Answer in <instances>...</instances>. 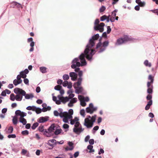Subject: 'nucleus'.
Segmentation results:
<instances>
[{
  "instance_id": "f03ea898",
  "label": "nucleus",
  "mask_w": 158,
  "mask_h": 158,
  "mask_svg": "<svg viewBox=\"0 0 158 158\" xmlns=\"http://www.w3.org/2000/svg\"><path fill=\"white\" fill-rule=\"evenodd\" d=\"M72 89H70L67 92V94L69 95L68 97H63L61 95H58L57 97L54 96V94H52V100L56 103L57 105H60L61 103L65 104L69 101L68 104L69 107H72L73 106V104L77 101V99L73 97L74 95L73 93Z\"/></svg>"
},
{
  "instance_id": "b1692460",
  "label": "nucleus",
  "mask_w": 158,
  "mask_h": 158,
  "mask_svg": "<svg viewBox=\"0 0 158 158\" xmlns=\"http://www.w3.org/2000/svg\"><path fill=\"white\" fill-rule=\"evenodd\" d=\"M23 96L25 97V99H28L32 98L34 97V95L32 94H26L25 92V95Z\"/></svg>"
},
{
  "instance_id": "a19ab883",
  "label": "nucleus",
  "mask_w": 158,
  "mask_h": 158,
  "mask_svg": "<svg viewBox=\"0 0 158 158\" xmlns=\"http://www.w3.org/2000/svg\"><path fill=\"white\" fill-rule=\"evenodd\" d=\"M62 88L61 86L60 85H58L54 87V89L56 90L59 91Z\"/></svg>"
},
{
  "instance_id": "4d7b16f0",
  "label": "nucleus",
  "mask_w": 158,
  "mask_h": 158,
  "mask_svg": "<svg viewBox=\"0 0 158 158\" xmlns=\"http://www.w3.org/2000/svg\"><path fill=\"white\" fill-rule=\"evenodd\" d=\"M89 143L91 145H93L94 144V140L93 139H91L89 140Z\"/></svg>"
},
{
  "instance_id": "c9c22d12",
  "label": "nucleus",
  "mask_w": 158,
  "mask_h": 158,
  "mask_svg": "<svg viewBox=\"0 0 158 158\" xmlns=\"http://www.w3.org/2000/svg\"><path fill=\"white\" fill-rule=\"evenodd\" d=\"M13 131V128L12 126L9 127L8 129L7 132L9 133H12Z\"/></svg>"
},
{
  "instance_id": "2eb2a0df",
  "label": "nucleus",
  "mask_w": 158,
  "mask_h": 158,
  "mask_svg": "<svg viewBox=\"0 0 158 158\" xmlns=\"http://www.w3.org/2000/svg\"><path fill=\"white\" fill-rule=\"evenodd\" d=\"M38 129L40 131L42 132L44 135H45L47 137L50 136V135L48 133V131H47V130L44 129V127L43 126L41 125L39 127Z\"/></svg>"
},
{
  "instance_id": "423d86ee",
  "label": "nucleus",
  "mask_w": 158,
  "mask_h": 158,
  "mask_svg": "<svg viewBox=\"0 0 158 158\" xmlns=\"http://www.w3.org/2000/svg\"><path fill=\"white\" fill-rule=\"evenodd\" d=\"M148 79L150 80L151 81L147 82V93L149 94H152L153 89V85L152 84L154 81L153 77L151 75H150L148 76Z\"/></svg>"
},
{
  "instance_id": "c756f323",
  "label": "nucleus",
  "mask_w": 158,
  "mask_h": 158,
  "mask_svg": "<svg viewBox=\"0 0 158 158\" xmlns=\"http://www.w3.org/2000/svg\"><path fill=\"white\" fill-rule=\"evenodd\" d=\"M87 148L89 150V153H92L94 152V150L93 149V146L91 145H89L87 147Z\"/></svg>"
},
{
  "instance_id": "393cba45",
  "label": "nucleus",
  "mask_w": 158,
  "mask_h": 158,
  "mask_svg": "<svg viewBox=\"0 0 158 158\" xmlns=\"http://www.w3.org/2000/svg\"><path fill=\"white\" fill-rule=\"evenodd\" d=\"M12 5L13 6H12L13 7H14V6H16L17 7H19V8L20 7L21 8H23L22 6L21 5V4H20V3H19L17 2H12Z\"/></svg>"
},
{
  "instance_id": "ddd939ff",
  "label": "nucleus",
  "mask_w": 158,
  "mask_h": 158,
  "mask_svg": "<svg viewBox=\"0 0 158 158\" xmlns=\"http://www.w3.org/2000/svg\"><path fill=\"white\" fill-rule=\"evenodd\" d=\"M104 23H101L97 26H95L94 27V29L96 31H99L100 32H102L104 31Z\"/></svg>"
},
{
  "instance_id": "5fc2aeb1",
  "label": "nucleus",
  "mask_w": 158,
  "mask_h": 158,
  "mask_svg": "<svg viewBox=\"0 0 158 158\" xmlns=\"http://www.w3.org/2000/svg\"><path fill=\"white\" fill-rule=\"evenodd\" d=\"M146 98L147 100H149V101L152 100V96L151 95H148L147 96Z\"/></svg>"
},
{
  "instance_id": "13d9d810",
  "label": "nucleus",
  "mask_w": 158,
  "mask_h": 158,
  "mask_svg": "<svg viewBox=\"0 0 158 158\" xmlns=\"http://www.w3.org/2000/svg\"><path fill=\"white\" fill-rule=\"evenodd\" d=\"M151 11L153 13L156 14L158 15V9H155L153 10H151Z\"/></svg>"
},
{
  "instance_id": "69168bd1",
  "label": "nucleus",
  "mask_w": 158,
  "mask_h": 158,
  "mask_svg": "<svg viewBox=\"0 0 158 158\" xmlns=\"http://www.w3.org/2000/svg\"><path fill=\"white\" fill-rule=\"evenodd\" d=\"M25 126V128L27 129H29L31 127V125L29 123H27V124H26Z\"/></svg>"
},
{
  "instance_id": "f3484780",
  "label": "nucleus",
  "mask_w": 158,
  "mask_h": 158,
  "mask_svg": "<svg viewBox=\"0 0 158 158\" xmlns=\"http://www.w3.org/2000/svg\"><path fill=\"white\" fill-rule=\"evenodd\" d=\"M63 86L65 87L67 86V88L69 89H71L72 87V84L71 82H68L67 81H64L62 84Z\"/></svg>"
},
{
  "instance_id": "0eeeda50",
  "label": "nucleus",
  "mask_w": 158,
  "mask_h": 158,
  "mask_svg": "<svg viewBox=\"0 0 158 158\" xmlns=\"http://www.w3.org/2000/svg\"><path fill=\"white\" fill-rule=\"evenodd\" d=\"M132 39L127 36H126L123 38H121L117 40V42L115 44L116 45H120L126 42L132 41Z\"/></svg>"
},
{
  "instance_id": "0e129e2a",
  "label": "nucleus",
  "mask_w": 158,
  "mask_h": 158,
  "mask_svg": "<svg viewBox=\"0 0 158 158\" xmlns=\"http://www.w3.org/2000/svg\"><path fill=\"white\" fill-rule=\"evenodd\" d=\"M36 91L37 93H39L40 92V87L38 86L36 87Z\"/></svg>"
},
{
  "instance_id": "cd10ccee",
  "label": "nucleus",
  "mask_w": 158,
  "mask_h": 158,
  "mask_svg": "<svg viewBox=\"0 0 158 158\" xmlns=\"http://www.w3.org/2000/svg\"><path fill=\"white\" fill-rule=\"evenodd\" d=\"M152 100H151L150 101H149L146 106L145 107V109L146 110H148L149 109L150 107V106L152 105Z\"/></svg>"
},
{
  "instance_id": "09e8293b",
  "label": "nucleus",
  "mask_w": 158,
  "mask_h": 158,
  "mask_svg": "<svg viewBox=\"0 0 158 158\" xmlns=\"http://www.w3.org/2000/svg\"><path fill=\"white\" fill-rule=\"evenodd\" d=\"M107 31H106V33L107 34L110 33L111 31V28H110V26H107Z\"/></svg>"
},
{
  "instance_id": "4be33fe9",
  "label": "nucleus",
  "mask_w": 158,
  "mask_h": 158,
  "mask_svg": "<svg viewBox=\"0 0 158 158\" xmlns=\"http://www.w3.org/2000/svg\"><path fill=\"white\" fill-rule=\"evenodd\" d=\"M28 72V70L27 69H26L24 71L21 72L20 74L22 76V78H25L27 77L26 74H27Z\"/></svg>"
},
{
  "instance_id": "4468645a",
  "label": "nucleus",
  "mask_w": 158,
  "mask_h": 158,
  "mask_svg": "<svg viewBox=\"0 0 158 158\" xmlns=\"http://www.w3.org/2000/svg\"><path fill=\"white\" fill-rule=\"evenodd\" d=\"M82 71L80 70V94H86V92L85 91L82 87L80 86V85L82 80L81 77L82 75Z\"/></svg>"
},
{
  "instance_id": "f8f14e48",
  "label": "nucleus",
  "mask_w": 158,
  "mask_h": 158,
  "mask_svg": "<svg viewBox=\"0 0 158 158\" xmlns=\"http://www.w3.org/2000/svg\"><path fill=\"white\" fill-rule=\"evenodd\" d=\"M10 99L12 101H14L15 99L17 101H20L22 100V97L18 95L15 96L13 94H11L10 95Z\"/></svg>"
},
{
  "instance_id": "dca6fc26",
  "label": "nucleus",
  "mask_w": 158,
  "mask_h": 158,
  "mask_svg": "<svg viewBox=\"0 0 158 158\" xmlns=\"http://www.w3.org/2000/svg\"><path fill=\"white\" fill-rule=\"evenodd\" d=\"M15 114L17 117L18 116H20V118H23L24 116H25L27 115V113L21 111L19 110H17L15 111Z\"/></svg>"
},
{
  "instance_id": "680f3d73",
  "label": "nucleus",
  "mask_w": 158,
  "mask_h": 158,
  "mask_svg": "<svg viewBox=\"0 0 158 158\" xmlns=\"http://www.w3.org/2000/svg\"><path fill=\"white\" fill-rule=\"evenodd\" d=\"M80 114L81 115H82L83 116V117H84L85 116V110H81L80 112Z\"/></svg>"
},
{
  "instance_id": "ea45409f",
  "label": "nucleus",
  "mask_w": 158,
  "mask_h": 158,
  "mask_svg": "<svg viewBox=\"0 0 158 158\" xmlns=\"http://www.w3.org/2000/svg\"><path fill=\"white\" fill-rule=\"evenodd\" d=\"M39 125L38 123H34L31 127V128L33 130H35Z\"/></svg>"
},
{
  "instance_id": "de8ad7c7",
  "label": "nucleus",
  "mask_w": 158,
  "mask_h": 158,
  "mask_svg": "<svg viewBox=\"0 0 158 158\" xmlns=\"http://www.w3.org/2000/svg\"><path fill=\"white\" fill-rule=\"evenodd\" d=\"M23 81H24V83L27 85H29V80L27 78H24V79L23 80Z\"/></svg>"
},
{
  "instance_id": "f257e3e1",
  "label": "nucleus",
  "mask_w": 158,
  "mask_h": 158,
  "mask_svg": "<svg viewBox=\"0 0 158 158\" xmlns=\"http://www.w3.org/2000/svg\"><path fill=\"white\" fill-rule=\"evenodd\" d=\"M99 37V34H97L93 36L89 40V43L86 46L84 53L80 55V66H85L86 64L85 57L88 60L91 61L92 60V56L95 52H97L98 53H101L106 49L109 45L108 40L105 41L102 43L100 41L97 44L95 50L92 49V48L95 44V41L98 39Z\"/></svg>"
},
{
  "instance_id": "473e14b6",
  "label": "nucleus",
  "mask_w": 158,
  "mask_h": 158,
  "mask_svg": "<svg viewBox=\"0 0 158 158\" xmlns=\"http://www.w3.org/2000/svg\"><path fill=\"white\" fill-rule=\"evenodd\" d=\"M144 64L146 66H148L149 67L151 66V64L149 62L148 60H146L144 63Z\"/></svg>"
},
{
  "instance_id": "58836bf2",
  "label": "nucleus",
  "mask_w": 158,
  "mask_h": 158,
  "mask_svg": "<svg viewBox=\"0 0 158 158\" xmlns=\"http://www.w3.org/2000/svg\"><path fill=\"white\" fill-rule=\"evenodd\" d=\"M99 126H95L93 128L92 130V133L93 134H95L96 131H97L99 129Z\"/></svg>"
},
{
  "instance_id": "6e6552de",
  "label": "nucleus",
  "mask_w": 158,
  "mask_h": 158,
  "mask_svg": "<svg viewBox=\"0 0 158 158\" xmlns=\"http://www.w3.org/2000/svg\"><path fill=\"white\" fill-rule=\"evenodd\" d=\"M72 64L71 65V68L75 69V71L76 72L79 71V61L77 58H75L72 61Z\"/></svg>"
},
{
  "instance_id": "412c9836",
  "label": "nucleus",
  "mask_w": 158,
  "mask_h": 158,
  "mask_svg": "<svg viewBox=\"0 0 158 158\" xmlns=\"http://www.w3.org/2000/svg\"><path fill=\"white\" fill-rule=\"evenodd\" d=\"M69 76L71 77V79L72 80L75 81L76 80L77 75L76 73L72 72L69 73Z\"/></svg>"
},
{
  "instance_id": "7ed1b4c3",
  "label": "nucleus",
  "mask_w": 158,
  "mask_h": 158,
  "mask_svg": "<svg viewBox=\"0 0 158 158\" xmlns=\"http://www.w3.org/2000/svg\"><path fill=\"white\" fill-rule=\"evenodd\" d=\"M73 113V111L72 109H69L68 112L63 111L61 108L59 109L58 111L55 110L54 111V115L56 116H59L61 118H63V121L65 123H68V120L72 118Z\"/></svg>"
},
{
  "instance_id": "49530a36",
  "label": "nucleus",
  "mask_w": 158,
  "mask_h": 158,
  "mask_svg": "<svg viewBox=\"0 0 158 158\" xmlns=\"http://www.w3.org/2000/svg\"><path fill=\"white\" fill-rule=\"evenodd\" d=\"M7 137L9 138H16V136L15 134H10L8 135L7 136Z\"/></svg>"
},
{
  "instance_id": "6e6d98bb",
  "label": "nucleus",
  "mask_w": 158,
  "mask_h": 158,
  "mask_svg": "<svg viewBox=\"0 0 158 158\" xmlns=\"http://www.w3.org/2000/svg\"><path fill=\"white\" fill-rule=\"evenodd\" d=\"M99 23V20L98 19H96L94 22L95 26H97V25H98V23Z\"/></svg>"
},
{
  "instance_id": "bb28decb",
  "label": "nucleus",
  "mask_w": 158,
  "mask_h": 158,
  "mask_svg": "<svg viewBox=\"0 0 158 158\" xmlns=\"http://www.w3.org/2000/svg\"><path fill=\"white\" fill-rule=\"evenodd\" d=\"M22 80H19L15 79L13 81V83L15 86H17L18 85L22 83Z\"/></svg>"
},
{
  "instance_id": "6ab92c4d",
  "label": "nucleus",
  "mask_w": 158,
  "mask_h": 158,
  "mask_svg": "<svg viewBox=\"0 0 158 158\" xmlns=\"http://www.w3.org/2000/svg\"><path fill=\"white\" fill-rule=\"evenodd\" d=\"M42 106L43 107L42 109V112H45L48 110H50L51 109V107L50 106H47V104L45 103H43Z\"/></svg>"
},
{
  "instance_id": "1a4fd4ad",
  "label": "nucleus",
  "mask_w": 158,
  "mask_h": 158,
  "mask_svg": "<svg viewBox=\"0 0 158 158\" xmlns=\"http://www.w3.org/2000/svg\"><path fill=\"white\" fill-rule=\"evenodd\" d=\"M89 98L88 97H84L81 95H80V101L81 105L85 106L86 105L85 102H88L89 101Z\"/></svg>"
},
{
  "instance_id": "2f4dec72",
  "label": "nucleus",
  "mask_w": 158,
  "mask_h": 158,
  "mask_svg": "<svg viewBox=\"0 0 158 158\" xmlns=\"http://www.w3.org/2000/svg\"><path fill=\"white\" fill-rule=\"evenodd\" d=\"M40 69V71L43 73H45L47 72V68L45 67H41Z\"/></svg>"
},
{
  "instance_id": "79ce46f5",
  "label": "nucleus",
  "mask_w": 158,
  "mask_h": 158,
  "mask_svg": "<svg viewBox=\"0 0 158 158\" xmlns=\"http://www.w3.org/2000/svg\"><path fill=\"white\" fill-rule=\"evenodd\" d=\"M63 78L64 80H67L69 79V77L68 74H64L63 76Z\"/></svg>"
},
{
  "instance_id": "c03bdc74",
  "label": "nucleus",
  "mask_w": 158,
  "mask_h": 158,
  "mask_svg": "<svg viewBox=\"0 0 158 158\" xmlns=\"http://www.w3.org/2000/svg\"><path fill=\"white\" fill-rule=\"evenodd\" d=\"M106 10V7L103 6L99 9V12L101 13L103 12Z\"/></svg>"
},
{
  "instance_id": "39448f33",
  "label": "nucleus",
  "mask_w": 158,
  "mask_h": 158,
  "mask_svg": "<svg viewBox=\"0 0 158 158\" xmlns=\"http://www.w3.org/2000/svg\"><path fill=\"white\" fill-rule=\"evenodd\" d=\"M72 118L68 120L69 121H70V123L71 125L74 124V127L73 129V131L75 134L78 135L79 134V119L77 117H75L73 119H72Z\"/></svg>"
},
{
  "instance_id": "7c9ffc66",
  "label": "nucleus",
  "mask_w": 158,
  "mask_h": 158,
  "mask_svg": "<svg viewBox=\"0 0 158 158\" xmlns=\"http://www.w3.org/2000/svg\"><path fill=\"white\" fill-rule=\"evenodd\" d=\"M77 85L78 86L79 85V80H78L77 81V82L76 83V84H75L74 85V87L76 89V93L77 94H79V88H78V86L77 88H76V85Z\"/></svg>"
},
{
  "instance_id": "8fccbe9b",
  "label": "nucleus",
  "mask_w": 158,
  "mask_h": 158,
  "mask_svg": "<svg viewBox=\"0 0 158 158\" xmlns=\"http://www.w3.org/2000/svg\"><path fill=\"white\" fill-rule=\"evenodd\" d=\"M59 91H60V95H61L62 96H63L62 95L64 94V90L62 89V88L59 90Z\"/></svg>"
},
{
  "instance_id": "e433bc0d",
  "label": "nucleus",
  "mask_w": 158,
  "mask_h": 158,
  "mask_svg": "<svg viewBox=\"0 0 158 158\" xmlns=\"http://www.w3.org/2000/svg\"><path fill=\"white\" fill-rule=\"evenodd\" d=\"M35 106H27V107H26V109L28 110H31L33 111H34V109L35 108Z\"/></svg>"
},
{
  "instance_id": "a18cd8bd",
  "label": "nucleus",
  "mask_w": 158,
  "mask_h": 158,
  "mask_svg": "<svg viewBox=\"0 0 158 158\" xmlns=\"http://www.w3.org/2000/svg\"><path fill=\"white\" fill-rule=\"evenodd\" d=\"M63 127L64 129H67V130H65L66 131H67L68 130V128H69V126L68 124H64L63 125Z\"/></svg>"
},
{
  "instance_id": "3c124183",
  "label": "nucleus",
  "mask_w": 158,
  "mask_h": 158,
  "mask_svg": "<svg viewBox=\"0 0 158 158\" xmlns=\"http://www.w3.org/2000/svg\"><path fill=\"white\" fill-rule=\"evenodd\" d=\"M29 132L27 130H25L22 132V134L23 135H26L28 134Z\"/></svg>"
},
{
  "instance_id": "c85d7f7f",
  "label": "nucleus",
  "mask_w": 158,
  "mask_h": 158,
  "mask_svg": "<svg viewBox=\"0 0 158 158\" xmlns=\"http://www.w3.org/2000/svg\"><path fill=\"white\" fill-rule=\"evenodd\" d=\"M19 122L22 123L23 125H25L27 123L26 120L24 118H19Z\"/></svg>"
},
{
  "instance_id": "a878e982",
  "label": "nucleus",
  "mask_w": 158,
  "mask_h": 158,
  "mask_svg": "<svg viewBox=\"0 0 158 158\" xmlns=\"http://www.w3.org/2000/svg\"><path fill=\"white\" fill-rule=\"evenodd\" d=\"M33 110V111H35L37 114H39L42 112V109L36 106H35L34 110Z\"/></svg>"
},
{
  "instance_id": "a211bd4d",
  "label": "nucleus",
  "mask_w": 158,
  "mask_h": 158,
  "mask_svg": "<svg viewBox=\"0 0 158 158\" xmlns=\"http://www.w3.org/2000/svg\"><path fill=\"white\" fill-rule=\"evenodd\" d=\"M56 140L54 139L48 140V141L47 144L52 147V148H49V149H52L54 147V145L56 144Z\"/></svg>"
},
{
  "instance_id": "bf43d9fd",
  "label": "nucleus",
  "mask_w": 158,
  "mask_h": 158,
  "mask_svg": "<svg viewBox=\"0 0 158 158\" xmlns=\"http://www.w3.org/2000/svg\"><path fill=\"white\" fill-rule=\"evenodd\" d=\"M27 153V150H25V149H22L21 154L23 155H25L26 153Z\"/></svg>"
},
{
  "instance_id": "e2e57ef3",
  "label": "nucleus",
  "mask_w": 158,
  "mask_h": 158,
  "mask_svg": "<svg viewBox=\"0 0 158 158\" xmlns=\"http://www.w3.org/2000/svg\"><path fill=\"white\" fill-rule=\"evenodd\" d=\"M104 151L103 149L100 148V151L98 152V154L100 155L101 153H104Z\"/></svg>"
},
{
  "instance_id": "864d4df0",
  "label": "nucleus",
  "mask_w": 158,
  "mask_h": 158,
  "mask_svg": "<svg viewBox=\"0 0 158 158\" xmlns=\"http://www.w3.org/2000/svg\"><path fill=\"white\" fill-rule=\"evenodd\" d=\"M145 5V2H141L139 4V6L141 7H143Z\"/></svg>"
},
{
  "instance_id": "338daca9",
  "label": "nucleus",
  "mask_w": 158,
  "mask_h": 158,
  "mask_svg": "<svg viewBox=\"0 0 158 158\" xmlns=\"http://www.w3.org/2000/svg\"><path fill=\"white\" fill-rule=\"evenodd\" d=\"M90 138V136L89 135H87L85 138V141L86 142H87L89 140V139Z\"/></svg>"
},
{
  "instance_id": "5701e85b",
  "label": "nucleus",
  "mask_w": 158,
  "mask_h": 158,
  "mask_svg": "<svg viewBox=\"0 0 158 158\" xmlns=\"http://www.w3.org/2000/svg\"><path fill=\"white\" fill-rule=\"evenodd\" d=\"M56 129V128L54 124H52L50 127L47 131H48V133H49L51 135V133L54 132Z\"/></svg>"
},
{
  "instance_id": "9d476101",
  "label": "nucleus",
  "mask_w": 158,
  "mask_h": 158,
  "mask_svg": "<svg viewBox=\"0 0 158 158\" xmlns=\"http://www.w3.org/2000/svg\"><path fill=\"white\" fill-rule=\"evenodd\" d=\"M14 93L22 97V99L23 98V96L25 95V91L22 89L19 88H15L14 89Z\"/></svg>"
},
{
  "instance_id": "052dcab7",
  "label": "nucleus",
  "mask_w": 158,
  "mask_h": 158,
  "mask_svg": "<svg viewBox=\"0 0 158 158\" xmlns=\"http://www.w3.org/2000/svg\"><path fill=\"white\" fill-rule=\"evenodd\" d=\"M7 111V109L6 108H3L2 110V114H4Z\"/></svg>"
},
{
  "instance_id": "4c0bfd02",
  "label": "nucleus",
  "mask_w": 158,
  "mask_h": 158,
  "mask_svg": "<svg viewBox=\"0 0 158 158\" xmlns=\"http://www.w3.org/2000/svg\"><path fill=\"white\" fill-rule=\"evenodd\" d=\"M17 117H13L12 119V122L13 123L15 124H16L17 123Z\"/></svg>"
},
{
  "instance_id": "f704fd0d",
  "label": "nucleus",
  "mask_w": 158,
  "mask_h": 158,
  "mask_svg": "<svg viewBox=\"0 0 158 158\" xmlns=\"http://www.w3.org/2000/svg\"><path fill=\"white\" fill-rule=\"evenodd\" d=\"M35 43L34 42H31L30 44V45L31 47V48L29 50V51L30 52H32L34 50V48L33 47L34 46Z\"/></svg>"
},
{
  "instance_id": "37998d69",
  "label": "nucleus",
  "mask_w": 158,
  "mask_h": 158,
  "mask_svg": "<svg viewBox=\"0 0 158 158\" xmlns=\"http://www.w3.org/2000/svg\"><path fill=\"white\" fill-rule=\"evenodd\" d=\"M73 149V147H70L67 146L65 148V149L66 151H71Z\"/></svg>"
},
{
  "instance_id": "20e7f679",
  "label": "nucleus",
  "mask_w": 158,
  "mask_h": 158,
  "mask_svg": "<svg viewBox=\"0 0 158 158\" xmlns=\"http://www.w3.org/2000/svg\"><path fill=\"white\" fill-rule=\"evenodd\" d=\"M96 115H95L91 117L90 116H88L85 119L84 125L87 128H91L92 127L96 119Z\"/></svg>"
},
{
  "instance_id": "774afa93",
  "label": "nucleus",
  "mask_w": 158,
  "mask_h": 158,
  "mask_svg": "<svg viewBox=\"0 0 158 158\" xmlns=\"http://www.w3.org/2000/svg\"><path fill=\"white\" fill-rule=\"evenodd\" d=\"M36 102L38 104H41L43 102V101L41 99H38L36 101Z\"/></svg>"
},
{
  "instance_id": "72a5a7b5",
  "label": "nucleus",
  "mask_w": 158,
  "mask_h": 158,
  "mask_svg": "<svg viewBox=\"0 0 158 158\" xmlns=\"http://www.w3.org/2000/svg\"><path fill=\"white\" fill-rule=\"evenodd\" d=\"M62 131V130L60 129H56L55 131L54 132V133L56 135H58L61 133Z\"/></svg>"
},
{
  "instance_id": "603ef678",
  "label": "nucleus",
  "mask_w": 158,
  "mask_h": 158,
  "mask_svg": "<svg viewBox=\"0 0 158 158\" xmlns=\"http://www.w3.org/2000/svg\"><path fill=\"white\" fill-rule=\"evenodd\" d=\"M106 16L104 15L100 17V20L102 21H103L106 19Z\"/></svg>"
},
{
  "instance_id": "aec40b11",
  "label": "nucleus",
  "mask_w": 158,
  "mask_h": 158,
  "mask_svg": "<svg viewBox=\"0 0 158 158\" xmlns=\"http://www.w3.org/2000/svg\"><path fill=\"white\" fill-rule=\"evenodd\" d=\"M48 119L47 116L41 117L38 119L37 121L39 123H43L47 121Z\"/></svg>"
},
{
  "instance_id": "9b49d317",
  "label": "nucleus",
  "mask_w": 158,
  "mask_h": 158,
  "mask_svg": "<svg viewBox=\"0 0 158 158\" xmlns=\"http://www.w3.org/2000/svg\"><path fill=\"white\" fill-rule=\"evenodd\" d=\"M97 108L96 107H94L93 104L90 103L89 104V106L86 108V111L88 113L91 114L93 112L97 110Z\"/></svg>"
}]
</instances>
